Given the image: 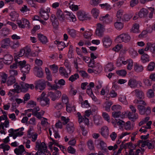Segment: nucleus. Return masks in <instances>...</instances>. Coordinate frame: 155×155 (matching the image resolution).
I'll list each match as a JSON object with an SVG mask.
<instances>
[{
    "instance_id": "37998d69",
    "label": "nucleus",
    "mask_w": 155,
    "mask_h": 155,
    "mask_svg": "<svg viewBox=\"0 0 155 155\" xmlns=\"http://www.w3.org/2000/svg\"><path fill=\"white\" fill-rule=\"evenodd\" d=\"M69 35L72 37L74 38L76 35V31L74 29H67Z\"/></svg>"
},
{
    "instance_id": "f704fd0d",
    "label": "nucleus",
    "mask_w": 155,
    "mask_h": 155,
    "mask_svg": "<svg viewBox=\"0 0 155 155\" xmlns=\"http://www.w3.org/2000/svg\"><path fill=\"white\" fill-rule=\"evenodd\" d=\"M8 74L4 72H2L1 75V84L6 83L8 79Z\"/></svg>"
},
{
    "instance_id": "4d7b16f0",
    "label": "nucleus",
    "mask_w": 155,
    "mask_h": 155,
    "mask_svg": "<svg viewBox=\"0 0 155 155\" xmlns=\"http://www.w3.org/2000/svg\"><path fill=\"white\" fill-rule=\"evenodd\" d=\"M132 17V15H130L125 14H124L122 18V20L124 21H127Z\"/></svg>"
},
{
    "instance_id": "f3484780",
    "label": "nucleus",
    "mask_w": 155,
    "mask_h": 155,
    "mask_svg": "<svg viewBox=\"0 0 155 155\" xmlns=\"http://www.w3.org/2000/svg\"><path fill=\"white\" fill-rule=\"evenodd\" d=\"M14 152L16 155H22L24 153L26 152V151L24 146L22 145H21L19 146L18 148L15 149Z\"/></svg>"
},
{
    "instance_id": "de8ad7c7",
    "label": "nucleus",
    "mask_w": 155,
    "mask_h": 155,
    "mask_svg": "<svg viewBox=\"0 0 155 155\" xmlns=\"http://www.w3.org/2000/svg\"><path fill=\"white\" fill-rule=\"evenodd\" d=\"M87 144L88 148L90 150H93L94 149V142L92 140H90L87 142Z\"/></svg>"
},
{
    "instance_id": "c9c22d12",
    "label": "nucleus",
    "mask_w": 155,
    "mask_h": 155,
    "mask_svg": "<svg viewBox=\"0 0 155 155\" xmlns=\"http://www.w3.org/2000/svg\"><path fill=\"white\" fill-rule=\"evenodd\" d=\"M141 60L143 63L148 62L150 61V57L147 54H144L141 56Z\"/></svg>"
},
{
    "instance_id": "a19ab883",
    "label": "nucleus",
    "mask_w": 155,
    "mask_h": 155,
    "mask_svg": "<svg viewBox=\"0 0 155 155\" xmlns=\"http://www.w3.org/2000/svg\"><path fill=\"white\" fill-rule=\"evenodd\" d=\"M20 46L19 42L18 41H12L10 44V47L13 49H15L18 48Z\"/></svg>"
},
{
    "instance_id": "a18cd8bd",
    "label": "nucleus",
    "mask_w": 155,
    "mask_h": 155,
    "mask_svg": "<svg viewBox=\"0 0 155 155\" xmlns=\"http://www.w3.org/2000/svg\"><path fill=\"white\" fill-rule=\"evenodd\" d=\"M66 110L68 112H70L71 111L75 110V107L74 106H71L70 104H68L66 105Z\"/></svg>"
},
{
    "instance_id": "c85d7f7f",
    "label": "nucleus",
    "mask_w": 155,
    "mask_h": 155,
    "mask_svg": "<svg viewBox=\"0 0 155 155\" xmlns=\"http://www.w3.org/2000/svg\"><path fill=\"white\" fill-rule=\"evenodd\" d=\"M97 145H99L101 150H104L107 147L106 143L104 141L101 139H98L97 141Z\"/></svg>"
},
{
    "instance_id": "412c9836",
    "label": "nucleus",
    "mask_w": 155,
    "mask_h": 155,
    "mask_svg": "<svg viewBox=\"0 0 155 155\" xmlns=\"http://www.w3.org/2000/svg\"><path fill=\"white\" fill-rule=\"evenodd\" d=\"M66 129L69 134H71L74 132V124L71 122H69L66 127Z\"/></svg>"
},
{
    "instance_id": "473e14b6",
    "label": "nucleus",
    "mask_w": 155,
    "mask_h": 155,
    "mask_svg": "<svg viewBox=\"0 0 155 155\" xmlns=\"http://www.w3.org/2000/svg\"><path fill=\"white\" fill-rule=\"evenodd\" d=\"M30 69V66L29 64H27L22 67L20 70L21 72L23 73L28 74L29 73Z\"/></svg>"
},
{
    "instance_id": "338daca9",
    "label": "nucleus",
    "mask_w": 155,
    "mask_h": 155,
    "mask_svg": "<svg viewBox=\"0 0 155 155\" xmlns=\"http://www.w3.org/2000/svg\"><path fill=\"white\" fill-rule=\"evenodd\" d=\"M67 151L68 153L71 154H74L76 152V150L71 146H69L68 148Z\"/></svg>"
},
{
    "instance_id": "e433bc0d",
    "label": "nucleus",
    "mask_w": 155,
    "mask_h": 155,
    "mask_svg": "<svg viewBox=\"0 0 155 155\" xmlns=\"http://www.w3.org/2000/svg\"><path fill=\"white\" fill-rule=\"evenodd\" d=\"M45 112L43 110H41L39 112H33V115L36 116L39 119H41L42 118V116H43Z\"/></svg>"
},
{
    "instance_id": "6ab92c4d",
    "label": "nucleus",
    "mask_w": 155,
    "mask_h": 155,
    "mask_svg": "<svg viewBox=\"0 0 155 155\" xmlns=\"http://www.w3.org/2000/svg\"><path fill=\"white\" fill-rule=\"evenodd\" d=\"M133 94H134L139 99H142L144 97V94L143 92L141 90L139 89H136L132 92Z\"/></svg>"
},
{
    "instance_id": "0e129e2a",
    "label": "nucleus",
    "mask_w": 155,
    "mask_h": 155,
    "mask_svg": "<svg viewBox=\"0 0 155 155\" xmlns=\"http://www.w3.org/2000/svg\"><path fill=\"white\" fill-rule=\"evenodd\" d=\"M94 124L97 126L101 125L102 123L101 119L98 117L95 118L94 119Z\"/></svg>"
},
{
    "instance_id": "7c9ffc66",
    "label": "nucleus",
    "mask_w": 155,
    "mask_h": 155,
    "mask_svg": "<svg viewBox=\"0 0 155 155\" xmlns=\"http://www.w3.org/2000/svg\"><path fill=\"white\" fill-rule=\"evenodd\" d=\"M50 19L52 24L54 26H56L58 25V22L56 16L52 14L51 16Z\"/></svg>"
},
{
    "instance_id": "2eb2a0df",
    "label": "nucleus",
    "mask_w": 155,
    "mask_h": 155,
    "mask_svg": "<svg viewBox=\"0 0 155 155\" xmlns=\"http://www.w3.org/2000/svg\"><path fill=\"white\" fill-rule=\"evenodd\" d=\"M59 72L61 75L65 78H67L69 76V74H70L71 70H68V71L64 68L60 67L59 69Z\"/></svg>"
},
{
    "instance_id": "5701e85b",
    "label": "nucleus",
    "mask_w": 155,
    "mask_h": 155,
    "mask_svg": "<svg viewBox=\"0 0 155 155\" xmlns=\"http://www.w3.org/2000/svg\"><path fill=\"white\" fill-rule=\"evenodd\" d=\"M101 134L105 138H107L109 135V130L108 128L106 126H104L101 128Z\"/></svg>"
},
{
    "instance_id": "2f4dec72",
    "label": "nucleus",
    "mask_w": 155,
    "mask_h": 155,
    "mask_svg": "<svg viewBox=\"0 0 155 155\" xmlns=\"http://www.w3.org/2000/svg\"><path fill=\"white\" fill-rule=\"evenodd\" d=\"M91 12L93 17L95 18H97L100 13L99 10L95 8H93L92 9Z\"/></svg>"
},
{
    "instance_id": "c756f323",
    "label": "nucleus",
    "mask_w": 155,
    "mask_h": 155,
    "mask_svg": "<svg viewBox=\"0 0 155 155\" xmlns=\"http://www.w3.org/2000/svg\"><path fill=\"white\" fill-rule=\"evenodd\" d=\"M114 26L115 28L118 30H121L124 27V24L117 20L114 23Z\"/></svg>"
},
{
    "instance_id": "6e6d98bb",
    "label": "nucleus",
    "mask_w": 155,
    "mask_h": 155,
    "mask_svg": "<svg viewBox=\"0 0 155 155\" xmlns=\"http://www.w3.org/2000/svg\"><path fill=\"white\" fill-rule=\"evenodd\" d=\"M133 62L132 60L130 59L128 60L127 69L129 70H131L133 67Z\"/></svg>"
},
{
    "instance_id": "13d9d810",
    "label": "nucleus",
    "mask_w": 155,
    "mask_h": 155,
    "mask_svg": "<svg viewBox=\"0 0 155 155\" xmlns=\"http://www.w3.org/2000/svg\"><path fill=\"white\" fill-rule=\"evenodd\" d=\"M9 122L8 120H5L4 123H1L0 124V127H2L3 130H4V127L6 128L8 127Z\"/></svg>"
},
{
    "instance_id": "49530a36",
    "label": "nucleus",
    "mask_w": 155,
    "mask_h": 155,
    "mask_svg": "<svg viewBox=\"0 0 155 155\" xmlns=\"http://www.w3.org/2000/svg\"><path fill=\"white\" fill-rule=\"evenodd\" d=\"M92 34L91 31H86L83 33V35L85 38L89 39L90 38L91 36L92 35Z\"/></svg>"
},
{
    "instance_id": "39448f33",
    "label": "nucleus",
    "mask_w": 155,
    "mask_h": 155,
    "mask_svg": "<svg viewBox=\"0 0 155 155\" xmlns=\"http://www.w3.org/2000/svg\"><path fill=\"white\" fill-rule=\"evenodd\" d=\"M96 25L97 27L95 31L96 35L99 37H102L104 35V26L100 23L97 24Z\"/></svg>"
},
{
    "instance_id": "09e8293b",
    "label": "nucleus",
    "mask_w": 155,
    "mask_h": 155,
    "mask_svg": "<svg viewBox=\"0 0 155 155\" xmlns=\"http://www.w3.org/2000/svg\"><path fill=\"white\" fill-rule=\"evenodd\" d=\"M119 100L125 104H127V102L126 100V97L125 95H120L119 98Z\"/></svg>"
},
{
    "instance_id": "ddd939ff",
    "label": "nucleus",
    "mask_w": 155,
    "mask_h": 155,
    "mask_svg": "<svg viewBox=\"0 0 155 155\" xmlns=\"http://www.w3.org/2000/svg\"><path fill=\"white\" fill-rule=\"evenodd\" d=\"M20 85L21 87V90L25 92H26L29 88L33 89L34 88V85L33 84H28L24 82H21Z\"/></svg>"
},
{
    "instance_id": "f03ea898",
    "label": "nucleus",
    "mask_w": 155,
    "mask_h": 155,
    "mask_svg": "<svg viewBox=\"0 0 155 155\" xmlns=\"http://www.w3.org/2000/svg\"><path fill=\"white\" fill-rule=\"evenodd\" d=\"M50 8L47 7L45 10L43 8H41L39 10L40 15L41 17L45 20H48L50 15L49 13L50 12Z\"/></svg>"
},
{
    "instance_id": "603ef678",
    "label": "nucleus",
    "mask_w": 155,
    "mask_h": 155,
    "mask_svg": "<svg viewBox=\"0 0 155 155\" xmlns=\"http://www.w3.org/2000/svg\"><path fill=\"white\" fill-rule=\"evenodd\" d=\"M9 72L10 74V76L15 77L18 74V72L17 70L15 69H10L9 70Z\"/></svg>"
},
{
    "instance_id": "9b49d317",
    "label": "nucleus",
    "mask_w": 155,
    "mask_h": 155,
    "mask_svg": "<svg viewBox=\"0 0 155 155\" xmlns=\"http://www.w3.org/2000/svg\"><path fill=\"white\" fill-rule=\"evenodd\" d=\"M31 51V49L30 47L27 46L24 48L20 50V53L18 56L19 57H21L24 55L26 56H28L29 54Z\"/></svg>"
},
{
    "instance_id": "dca6fc26",
    "label": "nucleus",
    "mask_w": 155,
    "mask_h": 155,
    "mask_svg": "<svg viewBox=\"0 0 155 155\" xmlns=\"http://www.w3.org/2000/svg\"><path fill=\"white\" fill-rule=\"evenodd\" d=\"M3 59L5 64H9L12 63L13 60V58L10 54H7L4 56Z\"/></svg>"
},
{
    "instance_id": "aec40b11",
    "label": "nucleus",
    "mask_w": 155,
    "mask_h": 155,
    "mask_svg": "<svg viewBox=\"0 0 155 155\" xmlns=\"http://www.w3.org/2000/svg\"><path fill=\"white\" fill-rule=\"evenodd\" d=\"M10 40L9 38H5L2 41L1 46L4 48H7L9 46H10Z\"/></svg>"
},
{
    "instance_id": "3c124183",
    "label": "nucleus",
    "mask_w": 155,
    "mask_h": 155,
    "mask_svg": "<svg viewBox=\"0 0 155 155\" xmlns=\"http://www.w3.org/2000/svg\"><path fill=\"white\" fill-rule=\"evenodd\" d=\"M147 95L149 98L153 97L154 96V94L153 90L151 89L148 90L147 92Z\"/></svg>"
},
{
    "instance_id": "5fc2aeb1",
    "label": "nucleus",
    "mask_w": 155,
    "mask_h": 155,
    "mask_svg": "<svg viewBox=\"0 0 155 155\" xmlns=\"http://www.w3.org/2000/svg\"><path fill=\"white\" fill-rule=\"evenodd\" d=\"M17 63H18V66L20 68V69L22 68L26 64V61L23 60L22 61H19L18 59L16 60Z\"/></svg>"
},
{
    "instance_id": "c03bdc74",
    "label": "nucleus",
    "mask_w": 155,
    "mask_h": 155,
    "mask_svg": "<svg viewBox=\"0 0 155 155\" xmlns=\"http://www.w3.org/2000/svg\"><path fill=\"white\" fill-rule=\"evenodd\" d=\"M133 113L130 112H129L128 114V116L130 119H136L138 118V115L136 113Z\"/></svg>"
},
{
    "instance_id": "4c0bfd02",
    "label": "nucleus",
    "mask_w": 155,
    "mask_h": 155,
    "mask_svg": "<svg viewBox=\"0 0 155 155\" xmlns=\"http://www.w3.org/2000/svg\"><path fill=\"white\" fill-rule=\"evenodd\" d=\"M139 25L138 24L135 23L133 24L131 29L132 32L134 33H139Z\"/></svg>"
},
{
    "instance_id": "774afa93",
    "label": "nucleus",
    "mask_w": 155,
    "mask_h": 155,
    "mask_svg": "<svg viewBox=\"0 0 155 155\" xmlns=\"http://www.w3.org/2000/svg\"><path fill=\"white\" fill-rule=\"evenodd\" d=\"M36 104L34 101H30L28 102L27 104V107L28 108H32L36 106Z\"/></svg>"
},
{
    "instance_id": "79ce46f5",
    "label": "nucleus",
    "mask_w": 155,
    "mask_h": 155,
    "mask_svg": "<svg viewBox=\"0 0 155 155\" xmlns=\"http://www.w3.org/2000/svg\"><path fill=\"white\" fill-rule=\"evenodd\" d=\"M155 67V63L153 62H150L148 64L147 70L148 71H153L154 70Z\"/></svg>"
},
{
    "instance_id": "052dcab7",
    "label": "nucleus",
    "mask_w": 155,
    "mask_h": 155,
    "mask_svg": "<svg viewBox=\"0 0 155 155\" xmlns=\"http://www.w3.org/2000/svg\"><path fill=\"white\" fill-rule=\"evenodd\" d=\"M153 44H152L150 42H148L147 43L146 48L144 49L145 51H147L149 49L153 50Z\"/></svg>"
},
{
    "instance_id": "f8f14e48",
    "label": "nucleus",
    "mask_w": 155,
    "mask_h": 155,
    "mask_svg": "<svg viewBox=\"0 0 155 155\" xmlns=\"http://www.w3.org/2000/svg\"><path fill=\"white\" fill-rule=\"evenodd\" d=\"M61 95V93L59 91H56L54 93L50 92L49 93V95L51 100L53 101L58 99L60 97Z\"/></svg>"
},
{
    "instance_id": "864d4df0",
    "label": "nucleus",
    "mask_w": 155,
    "mask_h": 155,
    "mask_svg": "<svg viewBox=\"0 0 155 155\" xmlns=\"http://www.w3.org/2000/svg\"><path fill=\"white\" fill-rule=\"evenodd\" d=\"M79 77V76L78 74L76 73L70 76L69 78V80L71 81V82H73L76 80L77 78H78Z\"/></svg>"
},
{
    "instance_id": "393cba45",
    "label": "nucleus",
    "mask_w": 155,
    "mask_h": 155,
    "mask_svg": "<svg viewBox=\"0 0 155 155\" xmlns=\"http://www.w3.org/2000/svg\"><path fill=\"white\" fill-rule=\"evenodd\" d=\"M148 12V10L146 8H142L138 12L139 17L141 18H144L147 16Z\"/></svg>"
},
{
    "instance_id": "20e7f679",
    "label": "nucleus",
    "mask_w": 155,
    "mask_h": 155,
    "mask_svg": "<svg viewBox=\"0 0 155 155\" xmlns=\"http://www.w3.org/2000/svg\"><path fill=\"white\" fill-rule=\"evenodd\" d=\"M138 110L139 113L141 115L146 114L147 115H149L151 113L150 108L149 107H147L146 108L144 106L141 105L137 106Z\"/></svg>"
},
{
    "instance_id": "58836bf2",
    "label": "nucleus",
    "mask_w": 155,
    "mask_h": 155,
    "mask_svg": "<svg viewBox=\"0 0 155 155\" xmlns=\"http://www.w3.org/2000/svg\"><path fill=\"white\" fill-rule=\"evenodd\" d=\"M105 70L106 72L111 71L114 70V67L113 64L110 63L107 64L105 67Z\"/></svg>"
},
{
    "instance_id": "69168bd1",
    "label": "nucleus",
    "mask_w": 155,
    "mask_h": 155,
    "mask_svg": "<svg viewBox=\"0 0 155 155\" xmlns=\"http://www.w3.org/2000/svg\"><path fill=\"white\" fill-rule=\"evenodd\" d=\"M116 73L118 75L122 76H125L127 74L126 71L124 70L117 71Z\"/></svg>"
},
{
    "instance_id": "9d476101",
    "label": "nucleus",
    "mask_w": 155,
    "mask_h": 155,
    "mask_svg": "<svg viewBox=\"0 0 155 155\" xmlns=\"http://www.w3.org/2000/svg\"><path fill=\"white\" fill-rule=\"evenodd\" d=\"M56 16L58 20L61 22L64 21L66 20V18L63 12L60 9H58L56 12Z\"/></svg>"
},
{
    "instance_id": "a211bd4d",
    "label": "nucleus",
    "mask_w": 155,
    "mask_h": 155,
    "mask_svg": "<svg viewBox=\"0 0 155 155\" xmlns=\"http://www.w3.org/2000/svg\"><path fill=\"white\" fill-rule=\"evenodd\" d=\"M99 20L106 23H109L112 21L110 16L108 14H107L105 16H101L99 18Z\"/></svg>"
},
{
    "instance_id": "423d86ee",
    "label": "nucleus",
    "mask_w": 155,
    "mask_h": 155,
    "mask_svg": "<svg viewBox=\"0 0 155 155\" xmlns=\"http://www.w3.org/2000/svg\"><path fill=\"white\" fill-rule=\"evenodd\" d=\"M142 83L139 81H137L134 78L130 79L128 81V85L132 88H135L139 84L140 87L142 86Z\"/></svg>"
},
{
    "instance_id": "bf43d9fd",
    "label": "nucleus",
    "mask_w": 155,
    "mask_h": 155,
    "mask_svg": "<svg viewBox=\"0 0 155 155\" xmlns=\"http://www.w3.org/2000/svg\"><path fill=\"white\" fill-rule=\"evenodd\" d=\"M101 0H91L90 4L93 6H95L98 5L100 3Z\"/></svg>"
},
{
    "instance_id": "b1692460",
    "label": "nucleus",
    "mask_w": 155,
    "mask_h": 155,
    "mask_svg": "<svg viewBox=\"0 0 155 155\" xmlns=\"http://www.w3.org/2000/svg\"><path fill=\"white\" fill-rule=\"evenodd\" d=\"M37 101L39 102L41 105L42 106H46L48 107L49 105V99L47 97L40 100H37Z\"/></svg>"
},
{
    "instance_id": "4468645a",
    "label": "nucleus",
    "mask_w": 155,
    "mask_h": 155,
    "mask_svg": "<svg viewBox=\"0 0 155 155\" xmlns=\"http://www.w3.org/2000/svg\"><path fill=\"white\" fill-rule=\"evenodd\" d=\"M102 41L104 46L106 48L110 47L112 43V40L108 36H104Z\"/></svg>"
},
{
    "instance_id": "a878e982",
    "label": "nucleus",
    "mask_w": 155,
    "mask_h": 155,
    "mask_svg": "<svg viewBox=\"0 0 155 155\" xmlns=\"http://www.w3.org/2000/svg\"><path fill=\"white\" fill-rule=\"evenodd\" d=\"M38 39L43 44H45L48 42V40L47 37L41 34H38Z\"/></svg>"
},
{
    "instance_id": "72a5a7b5",
    "label": "nucleus",
    "mask_w": 155,
    "mask_h": 155,
    "mask_svg": "<svg viewBox=\"0 0 155 155\" xmlns=\"http://www.w3.org/2000/svg\"><path fill=\"white\" fill-rule=\"evenodd\" d=\"M93 68H94V71H95L96 74L100 72L102 69L101 66L99 63L95 64V66Z\"/></svg>"
},
{
    "instance_id": "cd10ccee",
    "label": "nucleus",
    "mask_w": 155,
    "mask_h": 155,
    "mask_svg": "<svg viewBox=\"0 0 155 155\" xmlns=\"http://www.w3.org/2000/svg\"><path fill=\"white\" fill-rule=\"evenodd\" d=\"M134 71L137 72H142L143 70V66L137 63H134Z\"/></svg>"
},
{
    "instance_id": "7ed1b4c3",
    "label": "nucleus",
    "mask_w": 155,
    "mask_h": 155,
    "mask_svg": "<svg viewBox=\"0 0 155 155\" xmlns=\"http://www.w3.org/2000/svg\"><path fill=\"white\" fill-rule=\"evenodd\" d=\"M46 81L43 79H40L35 82V88L36 90L40 92L45 88Z\"/></svg>"
},
{
    "instance_id": "0eeeda50",
    "label": "nucleus",
    "mask_w": 155,
    "mask_h": 155,
    "mask_svg": "<svg viewBox=\"0 0 155 155\" xmlns=\"http://www.w3.org/2000/svg\"><path fill=\"white\" fill-rule=\"evenodd\" d=\"M130 39V36L127 33H123L118 36L116 39L120 40V42H127L129 41Z\"/></svg>"
},
{
    "instance_id": "4be33fe9",
    "label": "nucleus",
    "mask_w": 155,
    "mask_h": 155,
    "mask_svg": "<svg viewBox=\"0 0 155 155\" xmlns=\"http://www.w3.org/2000/svg\"><path fill=\"white\" fill-rule=\"evenodd\" d=\"M78 118V122L80 124V126L81 125V123L83 122V121H84L85 123H87L88 122L89 120L88 118L86 117L85 116H84V117L82 116L81 115V113L78 112L77 113Z\"/></svg>"
},
{
    "instance_id": "e2e57ef3",
    "label": "nucleus",
    "mask_w": 155,
    "mask_h": 155,
    "mask_svg": "<svg viewBox=\"0 0 155 155\" xmlns=\"http://www.w3.org/2000/svg\"><path fill=\"white\" fill-rule=\"evenodd\" d=\"M62 101L63 104H68V99L67 96L65 94H63L62 96Z\"/></svg>"
},
{
    "instance_id": "bb28decb",
    "label": "nucleus",
    "mask_w": 155,
    "mask_h": 155,
    "mask_svg": "<svg viewBox=\"0 0 155 155\" xmlns=\"http://www.w3.org/2000/svg\"><path fill=\"white\" fill-rule=\"evenodd\" d=\"M16 82V79L15 77L9 76L7 79L6 84L8 86H11L15 83Z\"/></svg>"
},
{
    "instance_id": "6e6552de",
    "label": "nucleus",
    "mask_w": 155,
    "mask_h": 155,
    "mask_svg": "<svg viewBox=\"0 0 155 155\" xmlns=\"http://www.w3.org/2000/svg\"><path fill=\"white\" fill-rule=\"evenodd\" d=\"M77 15L79 19L81 21L90 20L91 18L88 17V14H86L84 11H79L77 12Z\"/></svg>"
},
{
    "instance_id": "8fccbe9b",
    "label": "nucleus",
    "mask_w": 155,
    "mask_h": 155,
    "mask_svg": "<svg viewBox=\"0 0 155 155\" xmlns=\"http://www.w3.org/2000/svg\"><path fill=\"white\" fill-rule=\"evenodd\" d=\"M57 81V80H56L54 81L55 84L53 85L50 84V87H51V90H56L60 88V87L58 84Z\"/></svg>"
},
{
    "instance_id": "680f3d73",
    "label": "nucleus",
    "mask_w": 155,
    "mask_h": 155,
    "mask_svg": "<svg viewBox=\"0 0 155 155\" xmlns=\"http://www.w3.org/2000/svg\"><path fill=\"white\" fill-rule=\"evenodd\" d=\"M31 130V129H30L28 130V134L29 135H31V137L32 138L31 140L32 141L34 142L36 141V139H37L38 134H33V135H31V133H30Z\"/></svg>"
},
{
    "instance_id": "f257e3e1",
    "label": "nucleus",
    "mask_w": 155,
    "mask_h": 155,
    "mask_svg": "<svg viewBox=\"0 0 155 155\" xmlns=\"http://www.w3.org/2000/svg\"><path fill=\"white\" fill-rule=\"evenodd\" d=\"M24 130V128L21 127L16 130L11 129L9 130L8 132L10 133L9 136L12 137L14 139H15L18 136H21L22 135L23 132H22Z\"/></svg>"
},
{
    "instance_id": "1a4fd4ad",
    "label": "nucleus",
    "mask_w": 155,
    "mask_h": 155,
    "mask_svg": "<svg viewBox=\"0 0 155 155\" xmlns=\"http://www.w3.org/2000/svg\"><path fill=\"white\" fill-rule=\"evenodd\" d=\"M29 23V22L27 19L23 18L21 20H18L17 23L19 27L23 28L26 26L28 27Z\"/></svg>"
},
{
    "instance_id": "ea45409f",
    "label": "nucleus",
    "mask_w": 155,
    "mask_h": 155,
    "mask_svg": "<svg viewBox=\"0 0 155 155\" xmlns=\"http://www.w3.org/2000/svg\"><path fill=\"white\" fill-rule=\"evenodd\" d=\"M134 103L136 104H139V105H142L143 106H147V102L144 101L143 100L140 99H135L134 101Z\"/></svg>"
}]
</instances>
